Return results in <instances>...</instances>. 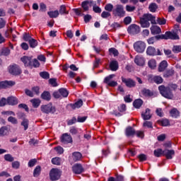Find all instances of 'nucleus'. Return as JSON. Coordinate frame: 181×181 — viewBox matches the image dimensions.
<instances>
[{
  "instance_id": "obj_30",
  "label": "nucleus",
  "mask_w": 181,
  "mask_h": 181,
  "mask_svg": "<svg viewBox=\"0 0 181 181\" xmlns=\"http://www.w3.org/2000/svg\"><path fill=\"white\" fill-rule=\"evenodd\" d=\"M144 104V101L141 99H136L134 101L133 105L134 108H141Z\"/></svg>"
},
{
  "instance_id": "obj_52",
  "label": "nucleus",
  "mask_w": 181,
  "mask_h": 181,
  "mask_svg": "<svg viewBox=\"0 0 181 181\" xmlns=\"http://www.w3.org/2000/svg\"><path fill=\"white\" fill-rule=\"evenodd\" d=\"M173 53H180L181 52V45H174L173 47Z\"/></svg>"
},
{
  "instance_id": "obj_44",
  "label": "nucleus",
  "mask_w": 181,
  "mask_h": 181,
  "mask_svg": "<svg viewBox=\"0 0 181 181\" xmlns=\"http://www.w3.org/2000/svg\"><path fill=\"white\" fill-rule=\"evenodd\" d=\"M28 43L30 45V47H32L33 49H35L36 46H37V40L31 38L30 41H28Z\"/></svg>"
},
{
  "instance_id": "obj_42",
  "label": "nucleus",
  "mask_w": 181,
  "mask_h": 181,
  "mask_svg": "<svg viewBox=\"0 0 181 181\" xmlns=\"http://www.w3.org/2000/svg\"><path fill=\"white\" fill-rule=\"evenodd\" d=\"M5 135H8V127H2L0 129V136H5Z\"/></svg>"
},
{
  "instance_id": "obj_43",
  "label": "nucleus",
  "mask_w": 181,
  "mask_h": 181,
  "mask_svg": "<svg viewBox=\"0 0 181 181\" xmlns=\"http://www.w3.org/2000/svg\"><path fill=\"white\" fill-rule=\"evenodd\" d=\"M89 4H90L89 1H85L82 2L81 6H82V8H83V11L85 12H87V11H88V9H89V7H88Z\"/></svg>"
},
{
  "instance_id": "obj_59",
  "label": "nucleus",
  "mask_w": 181,
  "mask_h": 181,
  "mask_svg": "<svg viewBox=\"0 0 181 181\" xmlns=\"http://www.w3.org/2000/svg\"><path fill=\"white\" fill-rule=\"evenodd\" d=\"M36 162H37V160L35 158L30 160V161L28 162V167L33 168V166H35V165H36Z\"/></svg>"
},
{
  "instance_id": "obj_32",
  "label": "nucleus",
  "mask_w": 181,
  "mask_h": 181,
  "mask_svg": "<svg viewBox=\"0 0 181 181\" xmlns=\"http://www.w3.org/2000/svg\"><path fill=\"white\" fill-rule=\"evenodd\" d=\"M59 94H61V97H63L64 98H66L69 97V90L66 88H60L59 89Z\"/></svg>"
},
{
  "instance_id": "obj_26",
  "label": "nucleus",
  "mask_w": 181,
  "mask_h": 181,
  "mask_svg": "<svg viewBox=\"0 0 181 181\" xmlns=\"http://www.w3.org/2000/svg\"><path fill=\"white\" fill-rule=\"evenodd\" d=\"M41 98H42V100H45V101H50L52 96L49 91L45 90L41 94Z\"/></svg>"
},
{
  "instance_id": "obj_1",
  "label": "nucleus",
  "mask_w": 181,
  "mask_h": 181,
  "mask_svg": "<svg viewBox=\"0 0 181 181\" xmlns=\"http://www.w3.org/2000/svg\"><path fill=\"white\" fill-rule=\"evenodd\" d=\"M151 23L152 25H156V17L152 14L146 13L140 18V25L141 28H149L151 26Z\"/></svg>"
},
{
  "instance_id": "obj_47",
  "label": "nucleus",
  "mask_w": 181,
  "mask_h": 181,
  "mask_svg": "<svg viewBox=\"0 0 181 181\" xmlns=\"http://www.w3.org/2000/svg\"><path fill=\"white\" fill-rule=\"evenodd\" d=\"M105 9L107 12H112L114 11V6L112 4H107L105 6Z\"/></svg>"
},
{
  "instance_id": "obj_27",
  "label": "nucleus",
  "mask_w": 181,
  "mask_h": 181,
  "mask_svg": "<svg viewBox=\"0 0 181 181\" xmlns=\"http://www.w3.org/2000/svg\"><path fill=\"white\" fill-rule=\"evenodd\" d=\"M146 54L148 56H156V49L153 47H148Z\"/></svg>"
},
{
  "instance_id": "obj_4",
  "label": "nucleus",
  "mask_w": 181,
  "mask_h": 181,
  "mask_svg": "<svg viewBox=\"0 0 181 181\" xmlns=\"http://www.w3.org/2000/svg\"><path fill=\"white\" fill-rule=\"evenodd\" d=\"M40 110L43 114H55L56 111H57L56 107L52 103L47 105H42Z\"/></svg>"
},
{
  "instance_id": "obj_51",
  "label": "nucleus",
  "mask_w": 181,
  "mask_h": 181,
  "mask_svg": "<svg viewBox=\"0 0 181 181\" xmlns=\"http://www.w3.org/2000/svg\"><path fill=\"white\" fill-rule=\"evenodd\" d=\"M4 159H5V160H6L7 162H13V160H14L13 157L12 155H11V154H6V155L4 156Z\"/></svg>"
},
{
  "instance_id": "obj_34",
  "label": "nucleus",
  "mask_w": 181,
  "mask_h": 181,
  "mask_svg": "<svg viewBox=\"0 0 181 181\" xmlns=\"http://www.w3.org/2000/svg\"><path fill=\"white\" fill-rule=\"evenodd\" d=\"M52 163L53 165H57V166H60V165L62 164V158L59 157H55L52 159Z\"/></svg>"
},
{
  "instance_id": "obj_50",
  "label": "nucleus",
  "mask_w": 181,
  "mask_h": 181,
  "mask_svg": "<svg viewBox=\"0 0 181 181\" xmlns=\"http://www.w3.org/2000/svg\"><path fill=\"white\" fill-rule=\"evenodd\" d=\"M74 12L78 16H84V13H83V10H81V8H74Z\"/></svg>"
},
{
  "instance_id": "obj_24",
  "label": "nucleus",
  "mask_w": 181,
  "mask_h": 181,
  "mask_svg": "<svg viewBox=\"0 0 181 181\" xmlns=\"http://www.w3.org/2000/svg\"><path fill=\"white\" fill-rule=\"evenodd\" d=\"M7 104L8 105H18V99L13 96L8 97L7 98Z\"/></svg>"
},
{
  "instance_id": "obj_49",
  "label": "nucleus",
  "mask_w": 181,
  "mask_h": 181,
  "mask_svg": "<svg viewBox=\"0 0 181 181\" xmlns=\"http://www.w3.org/2000/svg\"><path fill=\"white\" fill-rule=\"evenodd\" d=\"M148 64L151 69H155V67H156V61H155V59H151L148 61Z\"/></svg>"
},
{
  "instance_id": "obj_39",
  "label": "nucleus",
  "mask_w": 181,
  "mask_h": 181,
  "mask_svg": "<svg viewBox=\"0 0 181 181\" xmlns=\"http://www.w3.org/2000/svg\"><path fill=\"white\" fill-rule=\"evenodd\" d=\"M40 77L45 80H49L50 78V74L47 71H42L40 73Z\"/></svg>"
},
{
  "instance_id": "obj_40",
  "label": "nucleus",
  "mask_w": 181,
  "mask_h": 181,
  "mask_svg": "<svg viewBox=\"0 0 181 181\" xmlns=\"http://www.w3.org/2000/svg\"><path fill=\"white\" fill-rule=\"evenodd\" d=\"M170 114L173 118H177L179 117V111L176 108H173L170 111Z\"/></svg>"
},
{
  "instance_id": "obj_54",
  "label": "nucleus",
  "mask_w": 181,
  "mask_h": 181,
  "mask_svg": "<svg viewBox=\"0 0 181 181\" xmlns=\"http://www.w3.org/2000/svg\"><path fill=\"white\" fill-rule=\"evenodd\" d=\"M156 23H158V25H166V19L163 18H158Z\"/></svg>"
},
{
  "instance_id": "obj_62",
  "label": "nucleus",
  "mask_w": 181,
  "mask_h": 181,
  "mask_svg": "<svg viewBox=\"0 0 181 181\" xmlns=\"http://www.w3.org/2000/svg\"><path fill=\"white\" fill-rule=\"evenodd\" d=\"M8 122H11V124H18V119H16V118H15L13 117H9L8 118Z\"/></svg>"
},
{
  "instance_id": "obj_15",
  "label": "nucleus",
  "mask_w": 181,
  "mask_h": 181,
  "mask_svg": "<svg viewBox=\"0 0 181 181\" xmlns=\"http://www.w3.org/2000/svg\"><path fill=\"white\" fill-rule=\"evenodd\" d=\"M72 170L76 175H80L84 172V168H83V165H81V164H75L72 167Z\"/></svg>"
},
{
  "instance_id": "obj_55",
  "label": "nucleus",
  "mask_w": 181,
  "mask_h": 181,
  "mask_svg": "<svg viewBox=\"0 0 181 181\" xmlns=\"http://www.w3.org/2000/svg\"><path fill=\"white\" fill-rule=\"evenodd\" d=\"M32 91L35 93L36 95H39V94H40V88H39V86L33 87Z\"/></svg>"
},
{
  "instance_id": "obj_28",
  "label": "nucleus",
  "mask_w": 181,
  "mask_h": 181,
  "mask_svg": "<svg viewBox=\"0 0 181 181\" xmlns=\"http://www.w3.org/2000/svg\"><path fill=\"white\" fill-rule=\"evenodd\" d=\"M166 67H168V62L162 61L159 64L158 71H165V70H166Z\"/></svg>"
},
{
  "instance_id": "obj_46",
  "label": "nucleus",
  "mask_w": 181,
  "mask_h": 181,
  "mask_svg": "<svg viewBox=\"0 0 181 181\" xmlns=\"http://www.w3.org/2000/svg\"><path fill=\"white\" fill-rule=\"evenodd\" d=\"M109 53L110 54H113V56L117 57L119 53L118 52V50L115 48H110L109 49Z\"/></svg>"
},
{
  "instance_id": "obj_18",
  "label": "nucleus",
  "mask_w": 181,
  "mask_h": 181,
  "mask_svg": "<svg viewBox=\"0 0 181 181\" xmlns=\"http://www.w3.org/2000/svg\"><path fill=\"white\" fill-rule=\"evenodd\" d=\"M109 67L112 71H117L119 69L118 62L115 60L111 61Z\"/></svg>"
},
{
  "instance_id": "obj_41",
  "label": "nucleus",
  "mask_w": 181,
  "mask_h": 181,
  "mask_svg": "<svg viewBox=\"0 0 181 181\" xmlns=\"http://www.w3.org/2000/svg\"><path fill=\"white\" fill-rule=\"evenodd\" d=\"M148 9L150 12H156V9H158V4H156V3H151L148 6Z\"/></svg>"
},
{
  "instance_id": "obj_22",
  "label": "nucleus",
  "mask_w": 181,
  "mask_h": 181,
  "mask_svg": "<svg viewBox=\"0 0 181 181\" xmlns=\"http://www.w3.org/2000/svg\"><path fill=\"white\" fill-rule=\"evenodd\" d=\"M141 117L144 121L151 119V118H152V115H151V110H149V108L146 109V112L141 114Z\"/></svg>"
},
{
  "instance_id": "obj_11",
  "label": "nucleus",
  "mask_w": 181,
  "mask_h": 181,
  "mask_svg": "<svg viewBox=\"0 0 181 181\" xmlns=\"http://www.w3.org/2000/svg\"><path fill=\"white\" fill-rule=\"evenodd\" d=\"M122 81L124 83L126 86V87H128L129 88H134L136 86V82L134 81V79L132 78H124V76H122Z\"/></svg>"
},
{
  "instance_id": "obj_19",
  "label": "nucleus",
  "mask_w": 181,
  "mask_h": 181,
  "mask_svg": "<svg viewBox=\"0 0 181 181\" xmlns=\"http://www.w3.org/2000/svg\"><path fill=\"white\" fill-rule=\"evenodd\" d=\"M82 158L83 154L78 151H76L72 153V158L74 162H78V160H81Z\"/></svg>"
},
{
  "instance_id": "obj_13",
  "label": "nucleus",
  "mask_w": 181,
  "mask_h": 181,
  "mask_svg": "<svg viewBox=\"0 0 181 181\" xmlns=\"http://www.w3.org/2000/svg\"><path fill=\"white\" fill-rule=\"evenodd\" d=\"M21 60L23 62L25 67H30L32 69V57L24 56L21 57Z\"/></svg>"
},
{
  "instance_id": "obj_20",
  "label": "nucleus",
  "mask_w": 181,
  "mask_h": 181,
  "mask_svg": "<svg viewBox=\"0 0 181 181\" xmlns=\"http://www.w3.org/2000/svg\"><path fill=\"white\" fill-rule=\"evenodd\" d=\"M125 135L126 136H134L135 135V129L132 127H128L125 129Z\"/></svg>"
},
{
  "instance_id": "obj_63",
  "label": "nucleus",
  "mask_w": 181,
  "mask_h": 181,
  "mask_svg": "<svg viewBox=\"0 0 181 181\" xmlns=\"http://www.w3.org/2000/svg\"><path fill=\"white\" fill-rule=\"evenodd\" d=\"M143 127H147V128H153L152 122L148 121L144 122Z\"/></svg>"
},
{
  "instance_id": "obj_14",
  "label": "nucleus",
  "mask_w": 181,
  "mask_h": 181,
  "mask_svg": "<svg viewBox=\"0 0 181 181\" xmlns=\"http://www.w3.org/2000/svg\"><path fill=\"white\" fill-rule=\"evenodd\" d=\"M148 81H150V83H156V84H162V83H163V78L159 76H150Z\"/></svg>"
},
{
  "instance_id": "obj_56",
  "label": "nucleus",
  "mask_w": 181,
  "mask_h": 181,
  "mask_svg": "<svg viewBox=\"0 0 181 181\" xmlns=\"http://www.w3.org/2000/svg\"><path fill=\"white\" fill-rule=\"evenodd\" d=\"M110 16H111V13L110 12H108V11H103L101 13V17L103 19H107V18H110Z\"/></svg>"
},
{
  "instance_id": "obj_37",
  "label": "nucleus",
  "mask_w": 181,
  "mask_h": 181,
  "mask_svg": "<svg viewBox=\"0 0 181 181\" xmlns=\"http://www.w3.org/2000/svg\"><path fill=\"white\" fill-rule=\"evenodd\" d=\"M40 172H42V168L40 166L37 165L33 172V176L34 177H37L40 175Z\"/></svg>"
},
{
  "instance_id": "obj_45",
  "label": "nucleus",
  "mask_w": 181,
  "mask_h": 181,
  "mask_svg": "<svg viewBox=\"0 0 181 181\" xmlns=\"http://www.w3.org/2000/svg\"><path fill=\"white\" fill-rule=\"evenodd\" d=\"M22 127H24V131H26L29 128V120L28 119H24L21 122Z\"/></svg>"
},
{
  "instance_id": "obj_57",
  "label": "nucleus",
  "mask_w": 181,
  "mask_h": 181,
  "mask_svg": "<svg viewBox=\"0 0 181 181\" xmlns=\"http://www.w3.org/2000/svg\"><path fill=\"white\" fill-rule=\"evenodd\" d=\"M39 66H40V63H39V61L36 59H33L32 61V67H39Z\"/></svg>"
},
{
  "instance_id": "obj_17",
  "label": "nucleus",
  "mask_w": 181,
  "mask_h": 181,
  "mask_svg": "<svg viewBox=\"0 0 181 181\" xmlns=\"http://www.w3.org/2000/svg\"><path fill=\"white\" fill-rule=\"evenodd\" d=\"M163 156H165L167 159H172L173 156H175V151L165 149L163 151Z\"/></svg>"
},
{
  "instance_id": "obj_6",
  "label": "nucleus",
  "mask_w": 181,
  "mask_h": 181,
  "mask_svg": "<svg viewBox=\"0 0 181 181\" xmlns=\"http://www.w3.org/2000/svg\"><path fill=\"white\" fill-rule=\"evenodd\" d=\"M62 171L59 168H52L49 172L50 180L56 181L60 179Z\"/></svg>"
},
{
  "instance_id": "obj_29",
  "label": "nucleus",
  "mask_w": 181,
  "mask_h": 181,
  "mask_svg": "<svg viewBox=\"0 0 181 181\" xmlns=\"http://www.w3.org/2000/svg\"><path fill=\"white\" fill-rule=\"evenodd\" d=\"M83 106V100H79L74 104H71L70 107L72 108V110H76V108H80Z\"/></svg>"
},
{
  "instance_id": "obj_21",
  "label": "nucleus",
  "mask_w": 181,
  "mask_h": 181,
  "mask_svg": "<svg viewBox=\"0 0 181 181\" xmlns=\"http://www.w3.org/2000/svg\"><path fill=\"white\" fill-rule=\"evenodd\" d=\"M134 63L137 64V66H144L145 64V59L141 56H136L134 59Z\"/></svg>"
},
{
  "instance_id": "obj_33",
  "label": "nucleus",
  "mask_w": 181,
  "mask_h": 181,
  "mask_svg": "<svg viewBox=\"0 0 181 181\" xmlns=\"http://www.w3.org/2000/svg\"><path fill=\"white\" fill-rule=\"evenodd\" d=\"M159 125H161V127H168L170 122H169V119H163L161 120L158 121Z\"/></svg>"
},
{
  "instance_id": "obj_5",
  "label": "nucleus",
  "mask_w": 181,
  "mask_h": 181,
  "mask_svg": "<svg viewBox=\"0 0 181 181\" xmlns=\"http://www.w3.org/2000/svg\"><path fill=\"white\" fill-rule=\"evenodd\" d=\"M157 39H172L173 40H177L179 39V35L176 33H173L170 31H167L165 35H158L156 36Z\"/></svg>"
},
{
  "instance_id": "obj_60",
  "label": "nucleus",
  "mask_w": 181,
  "mask_h": 181,
  "mask_svg": "<svg viewBox=\"0 0 181 181\" xmlns=\"http://www.w3.org/2000/svg\"><path fill=\"white\" fill-rule=\"evenodd\" d=\"M132 22V18L130 16H127L124 19V25H129Z\"/></svg>"
},
{
  "instance_id": "obj_48",
  "label": "nucleus",
  "mask_w": 181,
  "mask_h": 181,
  "mask_svg": "<svg viewBox=\"0 0 181 181\" xmlns=\"http://www.w3.org/2000/svg\"><path fill=\"white\" fill-rule=\"evenodd\" d=\"M154 155L157 158H160V156H161V155H163V151L160 148L156 149L154 151Z\"/></svg>"
},
{
  "instance_id": "obj_7",
  "label": "nucleus",
  "mask_w": 181,
  "mask_h": 181,
  "mask_svg": "<svg viewBox=\"0 0 181 181\" xmlns=\"http://www.w3.org/2000/svg\"><path fill=\"white\" fill-rule=\"evenodd\" d=\"M134 49L137 53H144L146 49V44L142 41H137L134 44Z\"/></svg>"
},
{
  "instance_id": "obj_36",
  "label": "nucleus",
  "mask_w": 181,
  "mask_h": 181,
  "mask_svg": "<svg viewBox=\"0 0 181 181\" xmlns=\"http://www.w3.org/2000/svg\"><path fill=\"white\" fill-rule=\"evenodd\" d=\"M30 103L33 104L34 108H37L40 105V100L39 99H32Z\"/></svg>"
},
{
  "instance_id": "obj_8",
  "label": "nucleus",
  "mask_w": 181,
  "mask_h": 181,
  "mask_svg": "<svg viewBox=\"0 0 181 181\" xmlns=\"http://www.w3.org/2000/svg\"><path fill=\"white\" fill-rule=\"evenodd\" d=\"M115 76V74H110L106 76L103 81V83H105V84H107L109 87H117V86H118V83L117 81H112Z\"/></svg>"
},
{
  "instance_id": "obj_9",
  "label": "nucleus",
  "mask_w": 181,
  "mask_h": 181,
  "mask_svg": "<svg viewBox=\"0 0 181 181\" xmlns=\"http://www.w3.org/2000/svg\"><path fill=\"white\" fill-rule=\"evenodd\" d=\"M8 71L10 74L13 76H19L22 74V70L19 67V66L16 64L11 65L8 68Z\"/></svg>"
},
{
  "instance_id": "obj_16",
  "label": "nucleus",
  "mask_w": 181,
  "mask_h": 181,
  "mask_svg": "<svg viewBox=\"0 0 181 181\" xmlns=\"http://www.w3.org/2000/svg\"><path fill=\"white\" fill-rule=\"evenodd\" d=\"M12 86H15V81H5L0 82V90L1 88H8V87H12Z\"/></svg>"
},
{
  "instance_id": "obj_10",
  "label": "nucleus",
  "mask_w": 181,
  "mask_h": 181,
  "mask_svg": "<svg viewBox=\"0 0 181 181\" xmlns=\"http://www.w3.org/2000/svg\"><path fill=\"white\" fill-rule=\"evenodd\" d=\"M129 35H138L141 32V27L136 24H132L127 28Z\"/></svg>"
},
{
  "instance_id": "obj_53",
  "label": "nucleus",
  "mask_w": 181,
  "mask_h": 181,
  "mask_svg": "<svg viewBox=\"0 0 181 181\" xmlns=\"http://www.w3.org/2000/svg\"><path fill=\"white\" fill-rule=\"evenodd\" d=\"M59 13H60L61 15H64V13H65L66 15H67V13H69L68 11H66V6L62 5V6H60Z\"/></svg>"
},
{
  "instance_id": "obj_23",
  "label": "nucleus",
  "mask_w": 181,
  "mask_h": 181,
  "mask_svg": "<svg viewBox=\"0 0 181 181\" xmlns=\"http://www.w3.org/2000/svg\"><path fill=\"white\" fill-rule=\"evenodd\" d=\"M150 29L152 35H159L162 32V30L158 25H153Z\"/></svg>"
},
{
  "instance_id": "obj_25",
  "label": "nucleus",
  "mask_w": 181,
  "mask_h": 181,
  "mask_svg": "<svg viewBox=\"0 0 181 181\" xmlns=\"http://www.w3.org/2000/svg\"><path fill=\"white\" fill-rule=\"evenodd\" d=\"M141 93L144 97H152V95H153V92L151 91L149 89H146V88H143Z\"/></svg>"
},
{
  "instance_id": "obj_38",
  "label": "nucleus",
  "mask_w": 181,
  "mask_h": 181,
  "mask_svg": "<svg viewBox=\"0 0 181 181\" xmlns=\"http://www.w3.org/2000/svg\"><path fill=\"white\" fill-rule=\"evenodd\" d=\"M9 54H11V49H9V48H2L1 56H9Z\"/></svg>"
},
{
  "instance_id": "obj_35",
  "label": "nucleus",
  "mask_w": 181,
  "mask_h": 181,
  "mask_svg": "<svg viewBox=\"0 0 181 181\" xmlns=\"http://www.w3.org/2000/svg\"><path fill=\"white\" fill-rule=\"evenodd\" d=\"M47 15L49 16V18H57V16L59 15V11L56 10L54 11H48Z\"/></svg>"
},
{
  "instance_id": "obj_61",
  "label": "nucleus",
  "mask_w": 181,
  "mask_h": 181,
  "mask_svg": "<svg viewBox=\"0 0 181 181\" xmlns=\"http://www.w3.org/2000/svg\"><path fill=\"white\" fill-rule=\"evenodd\" d=\"M77 122V119L76 117H72V119L67 120V125H73Z\"/></svg>"
},
{
  "instance_id": "obj_58",
  "label": "nucleus",
  "mask_w": 181,
  "mask_h": 181,
  "mask_svg": "<svg viewBox=\"0 0 181 181\" xmlns=\"http://www.w3.org/2000/svg\"><path fill=\"white\" fill-rule=\"evenodd\" d=\"M49 83L52 87H57V81H56V78H50Z\"/></svg>"
},
{
  "instance_id": "obj_2",
  "label": "nucleus",
  "mask_w": 181,
  "mask_h": 181,
  "mask_svg": "<svg viewBox=\"0 0 181 181\" xmlns=\"http://www.w3.org/2000/svg\"><path fill=\"white\" fill-rule=\"evenodd\" d=\"M158 90L160 94H161L163 97H165V98H168V100H172L173 98V93H172L170 88L161 85L158 87Z\"/></svg>"
},
{
  "instance_id": "obj_64",
  "label": "nucleus",
  "mask_w": 181,
  "mask_h": 181,
  "mask_svg": "<svg viewBox=\"0 0 181 181\" xmlns=\"http://www.w3.org/2000/svg\"><path fill=\"white\" fill-rule=\"evenodd\" d=\"M126 11L127 12H134V11H135V6H129V5H127L126 6Z\"/></svg>"
},
{
  "instance_id": "obj_12",
  "label": "nucleus",
  "mask_w": 181,
  "mask_h": 181,
  "mask_svg": "<svg viewBox=\"0 0 181 181\" xmlns=\"http://www.w3.org/2000/svg\"><path fill=\"white\" fill-rule=\"evenodd\" d=\"M60 141L62 144H71L73 142V138L69 134L65 133L60 137Z\"/></svg>"
},
{
  "instance_id": "obj_3",
  "label": "nucleus",
  "mask_w": 181,
  "mask_h": 181,
  "mask_svg": "<svg viewBox=\"0 0 181 181\" xmlns=\"http://www.w3.org/2000/svg\"><path fill=\"white\" fill-rule=\"evenodd\" d=\"M126 13L124 6L122 4H117L112 10V15L116 18H124Z\"/></svg>"
},
{
  "instance_id": "obj_31",
  "label": "nucleus",
  "mask_w": 181,
  "mask_h": 181,
  "mask_svg": "<svg viewBox=\"0 0 181 181\" xmlns=\"http://www.w3.org/2000/svg\"><path fill=\"white\" fill-rule=\"evenodd\" d=\"M173 74H175V70H173V69H170L164 72L163 77L168 78V77H172Z\"/></svg>"
}]
</instances>
